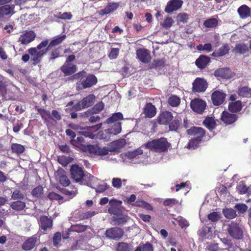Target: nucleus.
Returning a JSON list of instances; mask_svg holds the SVG:
<instances>
[{"label":"nucleus","instance_id":"nucleus-1","mask_svg":"<svg viewBox=\"0 0 251 251\" xmlns=\"http://www.w3.org/2000/svg\"><path fill=\"white\" fill-rule=\"evenodd\" d=\"M70 79L72 80H79L78 82L76 83L77 90L90 88L95 85L98 82L97 78L95 75L88 74L84 70L72 75L70 77Z\"/></svg>","mask_w":251,"mask_h":251},{"label":"nucleus","instance_id":"nucleus-2","mask_svg":"<svg viewBox=\"0 0 251 251\" xmlns=\"http://www.w3.org/2000/svg\"><path fill=\"white\" fill-rule=\"evenodd\" d=\"M49 44V40H43L36 47H32L28 49V53L31 56V60L33 65L40 63L43 56L49 51L46 47Z\"/></svg>","mask_w":251,"mask_h":251},{"label":"nucleus","instance_id":"nucleus-3","mask_svg":"<svg viewBox=\"0 0 251 251\" xmlns=\"http://www.w3.org/2000/svg\"><path fill=\"white\" fill-rule=\"evenodd\" d=\"M145 146L147 149L155 152H164L167 151L171 146L166 138L161 137L147 142Z\"/></svg>","mask_w":251,"mask_h":251},{"label":"nucleus","instance_id":"nucleus-4","mask_svg":"<svg viewBox=\"0 0 251 251\" xmlns=\"http://www.w3.org/2000/svg\"><path fill=\"white\" fill-rule=\"evenodd\" d=\"M81 149L84 152L89 153L90 154L99 156L106 155L108 154L109 152L117 150V148H108L106 147L101 148L98 145L83 146Z\"/></svg>","mask_w":251,"mask_h":251},{"label":"nucleus","instance_id":"nucleus-5","mask_svg":"<svg viewBox=\"0 0 251 251\" xmlns=\"http://www.w3.org/2000/svg\"><path fill=\"white\" fill-rule=\"evenodd\" d=\"M227 231L232 238L236 240L242 239L244 237L243 230L239 224L231 222L228 225Z\"/></svg>","mask_w":251,"mask_h":251},{"label":"nucleus","instance_id":"nucleus-6","mask_svg":"<svg viewBox=\"0 0 251 251\" xmlns=\"http://www.w3.org/2000/svg\"><path fill=\"white\" fill-rule=\"evenodd\" d=\"M71 177L76 182L83 183L85 174L83 169L77 164L72 165L70 169Z\"/></svg>","mask_w":251,"mask_h":251},{"label":"nucleus","instance_id":"nucleus-7","mask_svg":"<svg viewBox=\"0 0 251 251\" xmlns=\"http://www.w3.org/2000/svg\"><path fill=\"white\" fill-rule=\"evenodd\" d=\"M124 233V230L122 228L114 227L106 229L105 235L108 239L118 240L122 238Z\"/></svg>","mask_w":251,"mask_h":251},{"label":"nucleus","instance_id":"nucleus-8","mask_svg":"<svg viewBox=\"0 0 251 251\" xmlns=\"http://www.w3.org/2000/svg\"><path fill=\"white\" fill-rule=\"evenodd\" d=\"M207 86V83L204 78L197 77L192 84V90L194 93L204 92L206 91Z\"/></svg>","mask_w":251,"mask_h":251},{"label":"nucleus","instance_id":"nucleus-9","mask_svg":"<svg viewBox=\"0 0 251 251\" xmlns=\"http://www.w3.org/2000/svg\"><path fill=\"white\" fill-rule=\"evenodd\" d=\"M226 94L223 91L216 90L211 94V100L214 106H220L224 104Z\"/></svg>","mask_w":251,"mask_h":251},{"label":"nucleus","instance_id":"nucleus-10","mask_svg":"<svg viewBox=\"0 0 251 251\" xmlns=\"http://www.w3.org/2000/svg\"><path fill=\"white\" fill-rule=\"evenodd\" d=\"M136 58L143 63H149L151 60L150 51L144 48H140L136 50Z\"/></svg>","mask_w":251,"mask_h":251},{"label":"nucleus","instance_id":"nucleus-11","mask_svg":"<svg viewBox=\"0 0 251 251\" xmlns=\"http://www.w3.org/2000/svg\"><path fill=\"white\" fill-rule=\"evenodd\" d=\"M206 106V102L200 99H195L191 101L190 107L196 113L202 114Z\"/></svg>","mask_w":251,"mask_h":251},{"label":"nucleus","instance_id":"nucleus-12","mask_svg":"<svg viewBox=\"0 0 251 251\" xmlns=\"http://www.w3.org/2000/svg\"><path fill=\"white\" fill-rule=\"evenodd\" d=\"M187 133L189 136L202 140L205 135L206 131L201 127L193 126L187 130Z\"/></svg>","mask_w":251,"mask_h":251},{"label":"nucleus","instance_id":"nucleus-13","mask_svg":"<svg viewBox=\"0 0 251 251\" xmlns=\"http://www.w3.org/2000/svg\"><path fill=\"white\" fill-rule=\"evenodd\" d=\"M173 115L171 112L165 110L161 111L157 118V121L160 125H168L173 119Z\"/></svg>","mask_w":251,"mask_h":251},{"label":"nucleus","instance_id":"nucleus-14","mask_svg":"<svg viewBox=\"0 0 251 251\" xmlns=\"http://www.w3.org/2000/svg\"><path fill=\"white\" fill-rule=\"evenodd\" d=\"M122 203V201L115 199H111L109 201L110 207L108 209V212L110 214L119 216L122 215L123 211L119 207Z\"/></svg>","mask_w":251,"mask_h":251},{"label":"nucleus","instance_id":"nucleus-15","mask_svg":"<svg viewBox=\"0 0 251 251\" xmlns=\"http://www.w3.org/2000/svg\"><path fill=\"white\" fill-rule=\"evenodd\" d=\"M183 1L182 0H170L168 1L165 8V11L169 14L180 9Z\"/></svg>","mask_w":251,"mask_h":251},{"label":"nucleus","instance_id":"nucleus-16","mask_svg":"<svg viewBox=\"0 0 251 251\" xmlns=\"http://www.w3.org/2000/svg\"><path fill=\"white\" fill-rule=\"evenodd\" d=\"M36 37V34L33 30L25 31L20 35L19 41L23 45H27L32 42Z\"/></svg>","mask_w":251,"mask_h":251},{"label":"nucleus","instance_id":"nucleus-17","mask_svg":"<svg viewBox=\"0 0 251 251\" xmlns=\"http://www.w3.org/2000/svg\"><path fill=\"white\" fill-rule=\"evenodd\" d=\"M119 6V3L118 2H110L107 3L104 9L98 11V13L101 16L110 14L115 11Z\"/></svg>","mask_w":251,"mask_h":251},{"label":"nucleus","instance_id":"nucleus-18","mask_svg":"<svg viewBox=\"0 0 251 251\" xmlns=\"http://www.w3.org/2000/svg\"><path fill=\"white\" fill-rule=\"evenodd\" d=\"M238 119V115L236 114L230 113L226 111H224L221 117V120L226 125H231L235 122Z\"/></svg>","mask_w":251,"mask_h":251},{"label":"nucleus","instance_id":"nucleus-19","mask_svg":"<svg viewBox=\"0 0 251 251\" xmlns=\"http://www.w3.org/2000/svg\"><path fill=\"white\" fill-rule=\"evenodd\" d=\"M102 125V123H100L93 126L87 127L84 130L80 133L86 137H89L91 139H94L95 135L94 133L100 129Z\"/></svg>","mask_w":251,"mask_h":251},{"label":"nucleus","instance_id":"nucleus-20","mask_svg":"<svg viewBox=\"0 0 251 251\" xmlns=\"http://www.w3.org/2000/svg\"><path fill=\"white\" fill-rule=\"evenodd\" d=\"M60 70L64 74V76L74 75L77 71L76 65L72 63H65L61 67Z\"/></svg>","mask_w":251,"mask_h":251},{"label":"nucleus","instance_id":"nucleus-21","mask_svg":"<svg viewBox=\"0 0 251 251\" xmlns=\"http://www.w3.org/2000/svg\"><path fill=\"white\" fill-rule=\"evenodd\" d=\"M211 62V58L205 55H201L196 60L195 64L201 70L205 69Z\"/></svg>","mask_w":251,"mask_h":251},{"label":"nucleus","instance_id":"nucleus-22","mask_svg":"<svg viewBox=\"0 0 251 251\" xmlns=\"http://www.w3.org/2000/svg\"><path fill=\"white\" fill-rule=\"evenodd\" d=\"M38 240L37 235H33L26 240L22 245V249L25 251H29L33 249Z\"/></svg>","mask_w":251,"mask_h":251},{"label":"nucleus","instance_id":"nucleus-23","mask_svg":"<svg viewBox=\"0 0 251 251\" xmlns=\"http://www.w3.org/2000/svg\"><path fill=\"white\" fill-rule=\"evenodd\" d=\"M143 113L145 118H151L156 114V108L151 102H148L143 109Z\"/></svg>","mask_w":251,"mask_h":251},{"label":"nucleus","instance_id":"nucleus-24","mask_svg":"<svg viewBox=\"0 0 251 251\" xmlns=\"http://www.w3.org/2000/svg\"><path fill=\"white\" fill-rule=\"evenodd\" d=\"M40 227L44 231H46L48 229L52 226L53 221L50 218L47 216H42L40 218Z\"/></svg>","mask_w":251,"mask_h":251},{"label":"nucleus","instance_id":"nucleus-25","mask_svg":"<svg viewBox=\"0 0 251 251\" xmlns=\"http://www.w3.org/2000/svg\"><path fill=\"white\" fill-rule=\"evenodd\" d=\"M14 8V4L3 5L0 6V21H2L5 16L13 14Z\"/></svg>","mask_w":251,"mask_h":251},{"label":"nucleus","instance_id":"nucleus-26","mask_svg":"<svg viewBox=\"0 0 251 251\" xmlns=\"http://www.w3.org/2000/svg\"><path fill=\"white\" fill-rule=\"evenodd\" d=\"M214 75L216 77L228 79L231 77L230 70L227 68H219L215 71Z\"/></svg>","mask_w":251,"mask_h":251},{"label":"nucleus","instance_id":"nucleus-27","mask_svg":"<svg viewBox=\"0 0 251 251\" xmlns=\"http://www.w3.org/2000/svg\"><path fill=\"white\" fill-rule=\"evenodd\" d=\"M181 122V118L178 116L173 118V119L168 125L169 130L177 132L180 127Z\"/></svg>","mask_w":251,"mask_h":251},{"label":"nucleus","instance_id":"nucleus-28","mask_svg":"<svg viewBox=\"0 0 251 251\" xmlns=\"http://www.w3.org/2000/svg\"><path fill=\"white\" fill-rule=\"evenodd\" d=\"M121 122H117L113 124L111 127L104 130V132L110 136L111 135H117L121 132Z\"/></svg>","mask_w":251,"mask_h":251},{"label":"nucleus","instance_id":"nucleus-29","mask_svg":"<svg viewBox=\"0 0 251 251\" xmlns=\"http://www.w3.org/2000/svg\"><path fill=\"white\" fill-rule=\"evenodd\" d=\"M230 50V47L227 44L223 45L218 50L213 51L211 55L214 57H219L228 54Z\"/></svg>","mask_w":251,"mask_h":251},{"label":"nucleus","instance_id":"nucleus-30","mask_svg":"<svg viewBox=\"0 0 251 251\" xmlns=\"http://www.w3.org/2000/svg\"><path fill=\"white\" fill-rule=\"evenodd\" d=\"M237 12L242 19H246L251 15L250 8L245 4L240 6L237 10Z\"/></svg>","mask_w":251,"mask_h":251},{"label":"nucleus","instance_id":"nucleus-31","mask_svg":"<svg viewBox=\"0 0 251 251\" xmlns=\"http://www.w3.org/2000/svg\"><path fill=\"white\" fill-rule=\"evenodd\" d=\"M202 124L210 131L215 129L217 126L216 122L212 117H206L203 121Z\"/></svg>","mask_w":251,"mask_h":251},{"label":"nucleus","instance_id":"nucleus-32","mask_svg":"<svg viewBox=\"0 0 251 251\" xmlns=\"http://www.w3.org/2000/svg\"><path fill=\"white\" fill-rule=\"evenodd\" d=\"M228 107L229 111L231 112L237 113L242 110L243 105L241 100H236L229 102Z\"/></svg>","mask_w":251,"mask_h":251},{"label":"nucleus","instance_id":"nucleus-33","mask_svg":"<svg viewBox=\"0 0 251 251\" xmlns=\"http://www.w3.org/2000/svg\"><path fill=\"white\" fill-rule=\"evenodd\" d=\"M66 38V36L65 34L55 37L50 43H49L46 48L49 50L52 47L62 43Z\"/></svg>","mask_w":251,"mask_h":251},{"label":"nucleus","instance_id":"nucleus-34","mask_svg":"<svg viewBox=\"0 0 251 251\" xmlns=\"http://www.w3.org/2000/svg\"><path fill=\"white\" fill-rule=\"evenodd\" d=\"M124 119L123 115L121 112H117L113 114L111 116L107 119L105 123L107 124H114L120 122V121Z\"/></svg>","mask_w":251,"mask_h":251},{"label":"nucleus","instance_id":"nucleus-35","mask_svg":"<svg viewBox=\"0 0 251 251\" xmlns=\"http://www.w3.org/2000/svg\"><path fill=\"white\" fill-rule=\"evenodd\" d=\"M10 207L17 211H22L24 210L25 206V202L20 200H18L15 201H13L10 204Z\"/></svg>","mask_w":251,"mask_h":251},{"label":"nucleus","instance_id":"nucleus-36","mask_svg":"<svg viewBox=\"0 0 251 251\" xmlns=\"http://www.w3.org/2000/svg\"><path fill=\"white\" fill-rule=\"evenodd\" d=\"M180 98L175 95H171L167 100L168 104L173 107L178 106L180 104Z\"/></svg>","mask_w":251,"mask_h":251},{"label":"nucleus","instance_id":"nucleus-37","mask_svg":"<svg viewBox=\"0 0 251 251\" xmlns=\"http://www.w3.org/2000/svg\"><path fill=\"white\" fill-rule=\"evenodd\" d=\"M95 96L93 94L89 95L88 96L80 100L83 104V107L87 108L91 106L94 103Z\"/></svg>","mask_w":251,"mask_h":251},{"label":"nucleus","instance_id":"nucleus-38","mask_svg":"<svg viewBox=\"0 0 251 251\" xmlns=\"http://www.w3.org/2000/svg\"><path fill=\"white\" fill-rule=\"evenodd\" d=\"M87 228V225L76 224L72 225V226L69 228V231L80 233L84 232Z\"/></svg>","mask_w":251,"mask_h":251},{"label":"nucleus","instance_id":"nucleus-39","mask_svg":"<svg viewBox=\"0 0 251 251\" xmlns=\"http://www.w3.org/2000/svg\"><path fill=\"white\" fill-rule=\"evenodd\" d=\"M249 46L248 47L246 44L243 43L237 44L235 46V51L239 54H245L249 51Z\"/></svg>","mask_w":251,"mask_h":251},{"label":"nucleus","instance_id":"nucleus-40","mask_svg":"<svg viewBox=\"0 0 251 251\" xmlns=\"http://www.w3.org/2000/svg\"><path fill=\"white\" fill-rule=\"evenodd\" d=\"M62 193L69 197L70 199H72L76 196L77 193V190L76 188L73 186H71L68 188H65L62 190Z\"/></svg>","mask_w":251,"mask_h":251},{"label":"nucleus","instance_id":"nucleus-41","mask_svg":"<svg viewBox=\"0 0 251 251\" xmlns=\"http://www.w3.org/2000/svg\"><path fill=\"white\" fill-rule=\"evenodd\" d=\"M237 93L240 97L248 98L251 96V89L248 86H244L239 88Z\"/></svg>","mask_w":251,"mask_h":251},{"label":"nucleus","instance_id":"nucleus-42","mask_svg":"<svg viewBox=\"0 0 251 251\" xmlns=\"http://www.w3.org/2000/svg\"><path fill=\"white\" fill-rule=\"evenodd\" d=\"M127 216L122 215L113 217V222L114 225H124L127 222Z\"/></svg>","mask_w":251,"mask_h":251},{"label":"nucleus","instance_id":"nucleus-43","mask_svg":"<svg viewBox=\"0 0 251 251\" xmlns=\"http://www.w3.org/2000/svg\"><path fill=\"white\" fill-rule=\"evenodd\" d=\"M35 109L45 121H47L48 119L51 118L50 113L49 111L40 108L37 106H35Z\"/></svg>","mask_w":251,"mask_h":251},{"label":"nucleus","instance_id":"nucleus-44","mask_svg":"<svg viewBox=\"0 0 251 251\" xmlns=\"http://www.w3.org/2000/svg\"><path fill=\"white\" fill-rule=\"evenodd\" d=\"M201 141L202 140L194 137L189 140L186 147L188 149H196L199 147Z\"/></svg>","mask_w":251,"mask_h":251},{"label":"nucleus","instance_id":"nucleus-45","mask_svg":"<svg viewBox=\"0 0 251 251\" xmlns=\"http://www.w3.org/2000/svg\"><path fill=\"white\" fill-rule=\"evenodd\" d=\"M218 25V21L216 18H211L206 20L203 23V25L207 28H214Z\"/></svg>","mask_w":251,"mask_h":251},{"label":"nucleus","instance_id":"nucleus-46","mask_svg":"<svg viewBox=\"0 0 251 251\" xmlns=\"http://www.w3.org/2000/svg\"><path fill=\"white\" fill-rule=\"evenodd\" d=\"M32 196L36 198H40L44 194L43 187L39 185L34 188L31 192Z\"/></svg>","mask_w":251,"mask_h":251},{"label":"nucleus","instance_id":"nucleus-47","mask_svg":"<svg viewBox=\"0 0 251 251\" xmlns=\"http://www.w3.org/2000/svg\"><path fill=\"white\" fill-rule=\"evenodd\" d=\"M11 150L12 152L16 153L18 155L23 153L25 151L24 146L17 143L12 144Z\"/></svg>","mask_w":251,"mask_h":251},{"label":"nucleus","instance_id":"nucleus-48","mask_svg":"<svg viewBox=\"0 0 251 251\" xmlns=\"http://www.w3.org/2000/svg\"><path fill=\"white\" fill-rule=\"evenodd\" d=\"M70 143L75 147H78L80 145L82 146V148H83V146H84L83 144L85 143V139L82 136H79L77 137L76 139H71Z\"/></svg>","mask_w":251,"mask_h":251},{"label":"nucleus","instance_id":"nucleus-49","mask_svg":"<svg viewBox=\"0 0 251 251\" xmlns=\"http://www.w3.org/2000/svg\"><path fill=\"white\" fill-rule=\"evenodd\" d=\"M64 172L62 174H60L58 177V180L60 183L63 186L66 187L70 185V180L68 177L64 174Z\"/></svg>","mask_w":251,"mask_h":251},{"label":"nucleus","instance_id":"nucleus-50","mask_svg":"<svg viewBox=\"0 0 251 251\" xmlns=\"http://www.w3.org/2000/svg\"><path fill=\"white\" fill-rule=\"evenodd\" d=\"M134 251H153L152 245L149 242L138 247Z\"/></svg>","mask_w":251,"mask_h":251},{"label":"nucleus","instance_id":"nucleus-51","mask_svg":"<svg viewBox=\"0 0 251 251\" xmlns=\"http://www.w3.org/2000/svg\"><path fill=\"white\" fill-rule=\"evenodd\" d=\"M223 213L226 218L228 219H233L237 215L235 210L231 208L224 209Z\"/></svg>","mask_w":251,"mask_h":251},{"label":"nucleus","instance_id":"nucleus-52","mask_svg":"<svg viewBox=\"0 0 251 251\" xmlns=\"http://www.w3.org/2000/svg\"><path fill=\"white\" fill-rule=\"evenodd\" d=\"M0 93L2 96H5L7 93V85L1 75H0Z\"/></svg>","mask_w":251,"mask_h":251},{"label":"nucleus","instance_id":"nucleus-53","mask_svg":"<svg viewBox=\"0 0 251 251\" xmlns=\"http://www.w3.org/2000/svg\"><path fill=\"white\" fill-rule=\"evenodd\" d=\"M197 49L199 51H206L207 52H210L212 50L210 43H206L204 45L199 44L197 46Z\"/></svg>","mask_w":251,"mask_h":251},{"label":"nucleus","instance_id":"nucleus-54","mask_svg":"<svg viewBox=\"0 0 251 251\" xmlns=\"http://www.w3.org/2000/svg\"><path fill=\"white\" fill-rule=\"evenodd\" d=\"M251 188V187H247L246 185L244 183H240L237 186V190L240 195L245 194L247 193H249V188Z\"/></svg>","mask_w":251,"mask_h":251},{"label":"nucleus","instance_id":"nucleus-55","mask_svg":"<svg viewBox=\"0 0 251 251\" xmlns=\"http://www.w3.org/2000/svg\"><path fill=\"white\" fill-rule=\"evenodd\" d=\"M62 235L60 232H56L53 235L52 238L53 245L54 247H58L61 241Z\"/></svg>","mask_w":251,"mask_h":251},{"label":"nucleus","instance_id":"nucleus-56","mask_svg":"<svg viewBox=\"0 0 251 251\" xmlns=\"http://www.w3.org/2000/svg\"><path fill=\"white\" fill-rule=\"evenodd\" d=\"M117 251H130L129 245L123 242H119L116 248Z\"/></svg>","mask_w":251,"mask_h":251},{"label":"nucleus","instance_id":"nucleus-57","mask_svg":"<svg viewBox=\"0 0 251 251\" xmlns=\"http://www.w3.org/2000/svg\"><path fill=\"white\" fill-rule=\"evenodd\" d=\"M178 201L176 199H167L163 202V204L165 206L172 207L174 205L177 204Z\"/></svg>","mask_w":251,"mask_h":251},{"label":"nucleus","instance_id":"nucleus-58","mask_svg":"<svg viewBox=\"0 0 251 251\" xmlns=\"http://www.w3.org/2000/svg\"><path fill=\"white\" fill-rule=\"evenodd\" d=\"M226 244L228 246V251H241V249L235 244H233L231 240H226Z\"/></svg>","mask_w":251,"mask_h":251},{"label":"nucleus","instance_id":"nucleus-59","mask_svg":"<svg viewBox=\"0 0 251 251\" xmlns=\"http://www.w3.org/2000/svg\"><path fill=\"white\" fill-rule=\"evenodd\" d=\"M173 22L172 18L168 17L164 20V21L160 24V25L162 27L168 29L172 26Z\"/></svg>","mask_w":251,"mask_h":251},{"label":"nucleus","instance_id":"nucleus-60","mask_svg":"<svg viewBox=\"0 0 251 251\" xmlns=\"http://www.w3.org/2000/svg\"><path fill=\"white\" fill-rule=\"evenodd\" d=\"M152 65L155 68L164 67L165 66V59L164 58L155 59L152 63Z\"/></svg>","mask_w":251,"mask_h":251},{"label":"nucleus","instance_id":"nucleus-61","mask_svg":"<svg viewBox=\"0 0 251 251\" xmlns=\"http://www.w3.org/2000/svg\"><path fill=\"white\" fill-rule=\"evenodd\" d=\"M24 198V195L19 190H15L11 195V199L14 200L23 199Z\"/></svg>","mask_w":251,"mask_h":251},{"label":"nucleus","instance_id":"nucleus-62","mask_svg":"<svg viewBox=\"0 0 251 251\" xmlns=\"http://www.w3.org/2000/svg\"><path fill=\"white\" fill-rule=\"evenodd\" d=\"M234 208L238 211L239 213L243 214L248 210V206L244 203H237Z\"/></svg>","mask_w":251,"mask_h":251},{"label":"nucleus","instance_id":"nucleus-63","mask_svg":"<svg viewBox=\"0 0 251 251\" xmlns=\"http://www.w3.org/2000/svg\"><path fill=\"white\" fill-rule=\"evenodd\" d=\"M59 54L60 50L59 48H56L49 53V59L50 60L55 59L59 56Z\"/></svg>","mask_w":251,"mask_h":251},{"label":"nucleus","instance_id":"nucleus-64","mask_svg":"<svg viewBox=\"0 0 251 251\" xmlns=\"http://www.w3.org/2000/svg\"><path fill=\"white\" fill-rule=\"evenodd\" d=\"M47 197L50 200L59 201L63 199V197L61 195L53 192H50Z\"/></svg>","mask_w":251,"mask_h":251}]
</instances>
